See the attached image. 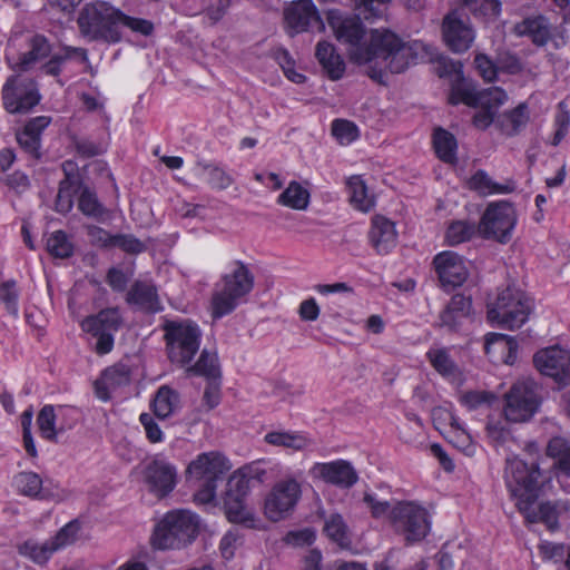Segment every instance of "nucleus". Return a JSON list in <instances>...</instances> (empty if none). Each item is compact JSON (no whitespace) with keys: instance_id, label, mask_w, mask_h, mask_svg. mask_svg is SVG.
Listing matches in <instances>:
<instances>
[{"instance_id":"obj_1","label":"nucleus","mask_w":570,"mask_h":570,"mask_svg":"<svg viewBox=\"0 0 570 570\" xmlns=\"http://www.w3.org/2000/svg\"><path fill=\"white\" fill-rule=\"evenodd\" d=\"M430 47L420 40L403 41L396 33L386 29L371 31L370 43L365 48H357L351 53V60L358 65L381 60V68L370 66L367 75L376 81H382L384 69L392 73H401L417 59L431 55Z\"/></svg>"},{"instance_id":"obj_2","label":"nucleus","mask_w":570,"mask_h":570,"mask_svg":"<svg viewBox=\"0 0 570 570\" xmlns=\"http://www.w3.org/2000/svg\"><path fill=\"white\" fill-rule=\"evenodd\" d=\"M119 16L120 10L108 2L86 3L77 19L80 35L89 41L119 42Z\"/></svg>"},{"instance_id":"obj_3","label":"nucleus","mask_w":570,"mask_h":570,"mask_svg":"<svg viewBox=\"0 0 570 570\" xmlns=\"http://www.w3.org/2000/svg\"><path fill=\"white\" fill-rule=\"evenodd\" d=\"M255 277L240 261L233 264L229 273L222 277V287L212 296V316L220 318L230 314L254 288Z\"/></svg>"},{"instance_id":"obj_4","label":"nucleus","mask_w":570,"mask_h":570,"mask_svg":"<svg viewBox=\"0 0 570 570\" xmlns=\"http://www.w3.org/2000/svg\"><path fill=\"white\" fill-rule=\"evenodd\" d=\"M199 529L198 517L188 510L167 512L157 523L151 543L159 550L181 549L190 544Z\"/></svg>"},{"instance_id":"obj_5","label":"nucleus","mask_w":570,"mask_h":570,"mask_svg":"<svg viewBox=\"0 0 570 570\" xmlns=\"http://www.w3.org/2000/svg\"><path fill=\"white\" fill-rule=\"evenodd\" d=\"M541 476L538 463L529 464L519 458L507 460L505 483L511 497L517 499V507L520 511H528L539 499Z\"/></svg>"},{"instance_id":"obj_6","label":"nucleus","mask_w":570,"mask_h":570,"mask_svg":"<svg viewBox=\"0 0 570 570\" xmlns=\"http://www.w3.org/2000/svg\"><path fill=\"white\" fill-rule=\"evenodd\" d=\"M163 331L169 360L181 366L189 364L199 350V326L190 320H166Z\"/></svg>"},{"instance_id":"obj_7","label":"nucleus","mask_w":570,"mask_h":570,"mask_svg":"<svg viewBox=\"0 0 570 570\" xmlns=\"http://www.w3.org/2000/svg\"><path fill=\"white\" fill-rule=\"evenodd\" d=\"M532 308V299L522 291L507 287L488 305V318L503 328L513 331L528 321Z\"/></svg>"},{"instance_id":"obj_8","label":"nucleus","mask_w":570,"mask_h":570,"mask_svg":"<svg viewBox=\"0 0 570 570\" xmlns=\"http://www.w3.org/2000/svg\"><path fill=\"white\" fill-rule=\"evenodd\" d=\"M518 214L512 203L498 200L488 204L478 224V235L484 239L507 244L512 239Z\"/></svg>"},{"instance_id":"obj_9","label":"nucleus","mask_w":570,"mask_h":570,"mask_svg":"<svg viewBox=\"0 0 570 570\" xmlns=\"http://www.w3.org/2000/svg\"><path fill=\"white\" fill-rule=\"evenodd\" d=\"M542 387L533 380L514 383L505 394L503 414L507 421L523 423L529 421L542 403Z\"/></svg>"},{"instance_id":"obj_10","label":"nucleus","mask_w":570,"mask_h":570,"mask_svg":"<svg viewBox=\"0 0 570 570\" xmlns=\"http://www.w3.org/2000/svg\"><path fill=\"white\" fill-rule=\"evenodd\" d=\"M390 521L394 531L404 538L406 544L422 541L431 530L429 512L414 502H397L391 510Z\"/></svg>"},{"instance_id":"obj_11","label":"nucleus","mask_w":570,"mask_h":570,"mask_svg":"<svg viewBox=\"0 0 570 570\" xmlns=\"http://www.w3.org/2000/svg\"><path fill=\"white\" fill-rule=\"evenodd\" d=\"M301 494V484L294 478L276 482L265 499L266 517L273 522L287 518L297 504Z\"/></svg>"},{"instance_id":"obj_12","label":"nucleus","mask_w":570,"mask_h":570,"mask_svg":"<svg viewBox=\"0 0 570 570\" xmlns=\"http://www.w3.org/2000/svg\"><path fill=\"white\" fill-rule=\"evenodd\" d=\"M122 324L119 309L109 307L100 311L96 315L88 316L83 320L82 330L97 337L96 352L100 355L109 353L114 347V333H116Z\"/></svg>"},{"instance_id":"obj_13","label":"nucleus","mask_w":570,"mask_h":570,"mask_svg":"<svg viewBox=\"0 0 570 570\" xmlns=\"http://www.w3.org/2000/svg\"><path fill=\"white\" fill-rule=\"evenodd\" d=\"M6 110L10 114H27L40 101L36 83L31 79L11 76L2 88Z\"/></svg>"},{"instance_id":"obj_14","label":"nucleus","mask_w":570,"mask_h":570,"mask_svg":"<svg viewBox=\"0 0 570 570\" xmlns=\"http://www.w3.org/2000/svg\"><path fill=\"white\" fill-rule=\"evenodd\" d=\"M533 363L541 374L560 386L570 384V351L559 346L546 347L534 354Z\"/></svg>"},{"instance_id":"obj_15","label":"nucleus","mask_w":570,"mask_h":570,"mask_svg":"<svg viewBox=\"0 0 570 570\" xmlns=\"http://www.w3.org/2000/svg\"><path fill=\"white\" fill-rule=\"evenodd\" d=\"M284 18L291 37L305 31L324 30V23L312 0L292 2L285 9Z\"/></svg>"},{"instance_id":"obj_16","label":"nucleus","mask_w":570,"mask_h":570,"mask_svg":"<svg viewBox=\"0 0 570 570\" xmlns=\"http://www.w3.org/2000/svg\"><path fill=\"white\" fill-rule=\"evenodd\" d=\"M148 491L158 499L167 497L176 487L177 471L169 462L154 458L142 471Z\"/></svg>"},{"instance_id":"obj_17","label":"nucleus","mask_w":570,"mask_h":570,"mask_svg":"<svg viewBox=\"0 0 570 570\" xmlns=\"http://www.w3.org/2000/svg\"><path fill=\"white\" fill-rule=\"evenodd\" d=\"M442 37L448 48L455 52H465L474 41V30L468 20H463L458 11H451L442 21Z\"/></svg>"},{"instance_id":"obj_18","label":"nucleus","mask_w":570,"mask_h":570,"mask_svg":"<svg viewBox=\"0 0 570 570\" xmlns=\"http://www.w3.org/2000/svg\"><path fill=\"white\" fill-rule=\"evenodd\" d=\"M309 473L312 478L322 480L341 489H350L358 481V474L351 462L336 460L315 463Z\"/></svg>"},{"instance_id":"obj_19","label":"nucleus","mask_w":570,"mask_h":570,"mask_svg":"<svg viewBox=\"0 0 570 570\" xmlns=\"http://www.w3.org/2000/svg\"><path fill=\"white\" fill-rule=\"evenodd\" d=\"M229 461L219 452H205L187 466V473L196 481H213L222 480L225 474L230 470Z\"/></svg>"},{"instance_id":"obj_20","label":"nucleus","mask_w":570,"mask_h":570,"mask_svg":"<svg viewBox=\"0 0 570 570\" xmlns=\"http://www.w3.org/2000/svg\"><path fill=\"white\" fill-rule=\"evenodd\" d=\"M433 264L443 286H460L469 275L465 263L456 253L446 250L438 254Z\"/></svg>"},{"instance_id":"obj_21","label":"nucleus","mask_w":570,"mask_h":570,"mask_svg":"<svg viewBox=\"0 0 570 570\" xmlns=\"http://www.w3.org/2000/svg\"><path fill=\"white\" fill-rule=\"evenodd\" d=\"M328 24L340 42L351 46L350 55L357 48H364L360 46L361 40L365 36V28L360 16L342 18L331 12L328 16Z\"/></svg>"},{"instance_id":"obj_22","label":"nucleus","mask_w":570,"mask_h":570,"mask_svg":"<svg viewBox=\"0 0 570 570\" xmlns=\"http://www.w3.org/2000/svg\"><path fill=\"white\" fill-rule=\"evenodd\" d=\"M50 122V117H35L26 124L22 130L16 134L20 148L35 160L41 158V134Z\"/></svg>"},{"instance_id":"obj_23","label":"nucleus","mask_w":570,"mask_h":570,"mask_svg":"<svg viewBox=\"0 0 570 570\" xmlns=\"http://www.w3.org/2000/svg\"><path fill=\"white\" fill-rule=\"evenodd\" d=\"M518 37H528L538 47L546 46L552 38L553 28L542 14L527 17L513 27Z\"/></svg>"},{"instance_id":"obj_24","label":"nucleus","mask_w":570,"mask_h":570,"mask_svg":"<svg viewBox=\"0 0 570 570\" xmlns=\"http://www.w3.org/2000/svg\"><path fill=\"white\" fill-rule=\"evenodd\" d=\"M368 238L377 254L390 253L395 247L397 238L394 223L383 216H374Z\"/></svg>"},{"instance_id":"obj_25","label":"nucleus","mask_w":570,"mask_h":570,"mask_svg":"<svg viewBox=\"0 0 570 570\" xmlns=\"http://www.w3.org/2000/svg\"><path fill=\"white\" fill-rule=\"evenodd\" d=\"M126 301L146 313L154 314L163 309L156 286L148 282H135L127 293Z\"/></svg>"},{"instance_id":"obj_26","label":"nucleus","mask_w":570,"mask_h":570,"mask_svg":"<svg viewBox=\"0 0 570 570\" xmlns=\"http://www.w3.org/2000/svg\"><path fill=\"white\" fill-rule=\"evenodd\" d=\"M472 309L471 297L462 294L452 296L445 308L440 313V326L455 330L466 318Z\"/></svg>"},{"instance_id":"obj_27","label":"nucleus","mask_w":570,"mask_h":570,"mask_svg":"<svg viewBox=\"0 0 570 570\" xmlns=\"http://www.w3.org/2000/svg\"><path fill=\"white\" fill-rule=\"evenodd\" d=\"M547 455L553 460L557 479L561 482L570 478V442L561 436L552 438L547 446Z\"/></svg>"},{"instance_id":"obj_28","label":"nucleus","mask_w":570,"mask_h":570,"mask_svg":"<svg viewBox=\"0 0 570 570\" xmlns=\"http://www.w3.org/2000/svg\"><path fill=\"white\" fill-rule=\"evenodd\" d=\"M315 56L331 80H338L343 77L345 62L332 43L320 41L316 46Z\"/></svg>"},{"instance_id":"obj_29","label":"nucleus","mask_w":570,"mask_h":570,"mask_svg":"<svg viewBox=\"0 0 570 570\" xmlns=\"http://www.w3.org/2000/svg\"><path fill=\"white\" fill-rule=\"evenodd\" d=\"M471 190L476 191L481 196L493 194H510L514 191L515 184L508 180L505 184H498L482 169L478 170L468 181Z\"/></svg>"},{"instance_id":"obj_30","label":"nucleus","mask_w":570,"mask_h":570,"mask_svg":"<svg viewBox=\"0 0 570 570\" xmlns=\"http://www.w3.org/2000/svg\"><path fill=\"white\" fill-rule=\"evenodd\" d=\"M311 194L301 183L292 180L277 198V204L294 210H305L309 205Z\"/></svg>"},{"instance_id":"obj_31","label":"nucleus","mask_w":570,"mask_h":570,"mask_svg":"<svg viewBox=\"0 0 570 570\" xmlns=\"http://www.w3.org/2000/svg\"><path fill=\"white\" fill-rule=\"evenodd\" d=\"M433 146L438 157L446 164H455L458 160L456 138L450 131L439 127L433 132Z\"/></svg>"},{"instance_id":"obj_32","label":"nucleus","mask_w":570,"mask_h":570,"mask_svg":"<svg viewBox=\"0 0 570 570\" xmlns=\"http://www.w3.org/2000/svg\"><path fill=\"white\" fill-rule=\"evenodd\" d=\"M346 186L350 194V202L354 208L367 213L374 207V196L368 194L367 187L361 176L350 177L346 181Z\"/></svg>"},{"instance_id":"obj_33","label":"nucleus","mask_w":570,"mask_h":570,"mask_svg":"<svg viewBox=\"0 0 570 570\" xmlns=\"http://www.w3.org/2000/svg\"><path fill=\"white\" fill-rule=\"evenodd\" d=\"M264 441L269 445L294 451H302L311 444L305 435L292 431H271L265 434Z\"/></svg>"},{"instance_id":"obj_34","label":"nucleus","mask_w":570,"mask_h":570,"mask_svg":"<svg viewBox=\"0 0 570 570\" xmlns=\"http://www.w3.org/2000/svg\"><path fill=\"white\" fill-rule=\"evenodd\" d=\"M462 7L485 23L495 21L501 13L499 0H461Z\"/></svg>"},{"instance_id":"obj_35","label":"nucleus","mask_w":570,"mask_h":570,"mask_svg":"<svg viewBox=\"0 0 570 570\" xmlns=\"http://www.w3.org/2000/svg\"><path fill=\"white\" fill-rule=\"evenodd\" d=\"M324 532L341 548H348L351 546L348 527L340 513H332L325 519Z\"/></svg>"},{"instance_id":"obj_36","label":"nucleus","mask_w":570,"mask_h":570,"mask_svg":"<svg viewBox=\"0 0 570 570\" xmlns=\"http://www.w3.org/2000/svg\"><path fill=\"white\" fill-rule=\"evenodd\" d=\"M426 357L432 367L444 377L455 376L459 373L458 365L444 347L430 348Z\"/></svg>"},{"instance_id":"obj_37","label":"nucleus","mask_w":570,"mask_h":570,"mask_svg":"<svg viewBox=\"0 0 570 570\" xmlns=\"http://www.w3.org/2000/svg\"><path fill=\"white\" fill-rule=\"evenodd\" d=\"M21 556L29 558L37 564H45L56 552L49 540L39 543L35 540H27L18 547Z\"/></svg>"},{"instance_id":"obj_38","label":"nucleus","mask_w":570,"mask_h":570,"mask_svg":"<svg viewBox=\"0 0 570 570\" xmlns=\"http://www.w3.org/2000/svg\"><path fill=\"white\" fill-rule=\"evenodd\" d=\"M224 509L227 519L233 523H240L247 528L255 527V515L249 509L245 500L237 501L236 499L224 501Z\"/></svg>"},{"instance_id":"obj_39","label":"nucleus","mask_w":570,"mask_h":570,"mask_svg":"<svg viewBox=\"0 0 570 570\" xmlns=\"http://www.w3.org/2000/svg\"><path fill=\"white\" fill-rule=\"evenodd\" d=\"M188 373H194L207 377L208 380H219L220 368L215 353L204 350L198 361L187 368Z\"/></svg>"},{"instance_id":"obj_40","label":"nucleus","mask_w":570,"mask_h":570,"mask_svg":"<svg viewBox=\"0 0 570 570\" xmlns=\"http://www.w3.org/2000/svg\"><path fill=\"white\" fill-rule=\"evenodd\" d=\"M508 96L504 90L499 87H490L488 89L476 91L474 108H483L494 114L504 104Z\"/></svg>"},{"instance_id":"obj_41","label":"nucleus","mask_w":570,"mask_h":570,"mask_svg":"<svg viewBox=\"0 0 570 570\" xmlns=\"http://www.w3.org/2000/svg\"><path fill=\"white\" fill-rule=\"evenodd\" d=\"M529 120L528 107L520 104L513 110L505 112L500 120L501 129L508 135L513 136L525 126Z\"/></svg>"},{"instance_id":"obj_42","label":"nucleus","mask_w":570,"mask_h":570,"mask_svg":"<svg viewBox=\"0 0 570 570\" xmlns=\"http://www.w3.org/2000/svg\"><path fill=\"white\" fill-rule=\"evenodd\" d=\"M178 395L168 386H161L154 399V413L159 420L167 419L175 410Z\"/></svg>"},{"instance_id":"obj_43","label":"nucleus","mask_w":570,"mask_h":570,"mask_svg":"<svg viewBox=\"0 0 570 570\" xmlns=\"http://www.w3.org/2000/svg\"><path fill=\"white\" fill-rule=\"evenodd\" d=\"M248 483L249 481L244 470L234 472L227 480L223 500L228 501L229 499H236L237 501H244L248 493Z\"/></svg>"},{"instance_id":"obj_44","label":"nucleus","mask_w":570,"mask_h":570,"mask_svg":"<svg viewBox=\"0 0 570 570\" xmlns=\"http://www.w3.org/2000/svg\"><path fill=\"white\" fill-rule=\"evenodd\" d=\"M475 95L476 90L472 83L466 82L463 76H460V78H456L452 83L449 102L451 105L463 102L470 107H473L475 102Z\"/></svg>"},{"instance_id":"obj_45","label":"nucleus","mask_w":570,"mask_h":570,"mask_svg":"<svg viewBox=\"0 0 570 570\" xmlns=\"http://www.w3.org/2000/svg\"><path fill=\"white\" fill-rule=\"evenodd\" d=\"M50 53V46L43 36H35L30 41V50L22 55L19 66L22 70L29 69V67L46 58Z\"/></svg>"},{"instance_id":"obj_46","label":"nucleus","mask_w":570,"mask_h":570,"mask_svg":"<svg viewBox=\"0 0 570 570\" xmlns=\"http://www.w3.org/2000/svg\"><path fill=\"white\" fill-rule=\"evenodd\" d=\"M78 208L83 215L94 218H100L107 213L104 205L99 202L96 193L89 187H83L81 189L78 199Z\"/></svg>"},{"instance_id":"obj_47","label":"nucleus","mask_w":570,"mask_h":570,"mask_svg":"<svg viewBox=\"0 0 570 570\" xmlns=\"http://www.w3.org/2000/svg\"><path fill=\"white\" fill-rule=\"evenodd\" d=\"M478 234V225L465 220L453 222L446 230V240L450 245H459L470 240Z\"/></svg>"},{"instance_id":"obj_48","label":"nucleus","mask_w":570,"mask_h":570,"mask_svg":"<svg viewBox=\"0 0 570 570\" xmlns=\"http://www.w3.org/2000/svg\"><path fill=\"white\" fill-rule=\"evenodd\" d=\"M14 485L19 493L36 498L41 492L42 480L39 474L35 472H20L14 476Z\"/></svg>"},{"instance_id":"obj_49","label":"nucleus","mask_w":570,"mask_h":570,"mask_svg":"<svg viewBox=\"0 0 570 570\" xmlns=\"http://www.w3.org/2000/svg\"><path fill=\"white\" fill-rule=\"evenodd\" d=\"M75 185L69 174L59 183V189L55 202V209L60 214H67L73 205Z\"/></svg>"},{"instance_id":"obj_50","label":"nucleus","mask_w":570,"mask_h":570,"mask_svg":"<svg viewBox=\"0 0 570 570\" xmlns=\"http://www.w3.org/2000/svg\"><path fill=\"white\" fill-rule=\"evenodd\" d=\"M47 249L55 257L68 258L73 253V245L65 232L57 230L47 239Z\"/></svg>"},{"instance_id":"obj_51","label":"nucleus","mask_w":570,"mask_h":570,"mask_svg":"<svg viewBox=\"0 0 570 570\" xmlns=\"http://www.w3.org/2000/svg\"><path fill=\"white\" fill-rule=\"evenodd\" d=\"M352 2L358 16L368 20L383 17L386 4L390 3L391 0H352Z\"/></svg>"},{"instance_id":"obj_52","label":"nucleus","mask_w":570,"mask_h":570,"mask_svg":"<svg viewBox=\"0 0 570 570\" xmlns=\"http://www.w3.org/2000/svg\"><path fill=\"white\" fill-rule=\"evenodd\" d=\"M56 414L52 405H45L37 417V424L39 426L42 438L49 441L57 440V431L55 429Z\"/></svg>"},{"instance_id":"obj_53","label":"nucleus","mask_w":570,"mask_h":570,"mask_svg":"<svg viewBox=\"0 0 570 570\" xmlns=\"http://www.w3.org/2000/svg\"><path fill=\"white\" fill-rule=\"evenodd\" d=\"M102 383L112 389L127 385L130 382V370L124 364L106 368L101 375Z\"/></svg>"},{"instance_id":"obj_54","label":"nucleus","mask_w":570,"mask_h":570,"mask_svg":"<svg viewBox=\"0 0 570 570\" xmlns=\"http://www.w3.org/2000/svg\"><path fill=\"white\" fill-rule=\"evenodd\" d=\"M80 530V523L77 520H72L66 525H63L53 538L49 539L50 543L55 548V551H59L60 549L72 544L77 534Z\"/></svg>"},{"instance_id":"obj_55","label":"nucleus","mask_w":570,"mask_h":570,"mask_svg":"<svg viewBox=\"0 0 570 570\" xmlns=\"http://www.w3.org/2000/svg\"><path fill=\"white\" fill-rule=\"evenodd\" d=\"M525 514V518L530 522L542 521L548 524L549 528H553L557 524V511L556 507L551 502H542L538 507V511L532 510V507L528 511H521Z\"/></svg>"},{"instance_id":"obj_56","label":"nucleus","mask_w":570,"mask_h":570,"mask_svg":"<svg viewBox=\"0 0 570 570\" xmlns=\"http://www.w3.org/2000/svg\"><path fill=\"white\" fill-rule=\"evenodd\" d=\"M16 281L9 279L0 285V302L4 305L7 312L13 317H18V297Z\"/></svg>"},{"instance_id":"obj_57","label":"nucleus","mask_w":570,"mask_h":570,"mask_svg":"<svg viewBox=\"0 0 570 570\" xmlns=\"http://www.w3.org/2000/svg\"><path fill=\"white\" fill-rule=\"evenodd\" d=\"M204 171H208L209 178L208 184L216 189L223 190L228 188L233 183V177L227 174L224 169L220 167L205 164V163H198L197 164Z\"/></svg>"},{"instance_id":"obj_58","label":"nucleus","mask_w":570,"mask_h":570,"mask_svg":"<svg viewBox=\"0 0 570 570\" xmlns=\"http://www.w3.org/2000/svg\"><path fill=\"white\" fill-rule=\"evenodd\" d=\"M332 134L341 144L345 145L358 137V129L352 121L336 119L332 124Z\"/></svg>"},{"instance_id":"obj_59","label":"nucleus","mask_w":570,"mask_h":570,"mask_svg":"<svg viewBox=\"0 0 570 570\" xmlns=\"http://www.w3.org/2000/svg\"><path fill=\"white\" fill-rule=\"evenodd\" d=\"M498 396L488 391H469L462 394L461 402L470 410H474L483 404H492Z\"/></svg>"},{"instance_id":"obj_60","label":"nucleus","mask_w":570,"mask_h":570,"mask_svg":"<svg viewBox=\"0 0 570 570\" xmlns=\"http://www.w3.org/2000/svg\"><path fill=\"white\" fill-rule=\"evenodd\" d=\"M121 26L127 27L131 31L142 36H150L154 31V24L151 21L141 18L129 17L122 11H120L119 16V28Z\"/></svg>"},{"instance_id":"obj_61","label":"nucleus","mask_w":570,"mask_h":570,"mask_svg":"<svg viewBox=\"0 0 570 570\" xmlns=\"http://www.w3.org/2000/svg\"><path fill=\"white\" fill-rule=\"evenodd\" d=\"M112 247H119L128 254H140L146 250V245L130 234L115 235Z\"/></svg>"},{"instance_id":"obj_62","label":"nucleus","mask_w":570,"mask_h":570,"mask_svg":"<svg viewBox=\"0 0 570 570\" xmlns=\"http://www.w3.org/2000/svg\"><path fill=\"white\" fill-rule=\"evenodd\" d=\"M560 111L556 115L554 125L557 127L551 144L558 146L563 138L567 136L570 126V115L568 110H564L563 102L559 105Z\"/></svg>"},{"instance_id":"obj_63","label":"nucleus","mask_w":570,"mask_h":570,"mask_svg":"<svg viewBox=\"0 0 570 570\" xmlns=\"http://www.w3.org/2000/svg\"><path fill=\"white\" fill-rule=\"evenodd\" d=\"M475 67L485 81H494L498 73V65L489 59L487 55L479 53L474 58Z\"/></svg>"},{"instance_id":"obj_64","label":"nucleus","mask_w":570,"mask_h":570,"mask_svg":"<svg viewBox=\"0 0 570 570\" xmlns=\"http://www.w3.org/2000/svg\"><path fill=\"white\" fill-rule=\"evenodd\" d=\"M363 502L367 505L371 511V514L375 519H380L382 517L389 515L391 513L390 503L387 501H380L372 493H364Z\"/></svg>"}]
</instances>
